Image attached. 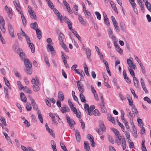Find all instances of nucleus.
Returning <instances> with one entry per match:
<instances>
[{
    "label": "nucleus",
    "mask_w": 151,
    "mask_h": 151,
    "mask_svg": "<svg viewBox=\"0 0 151 151\" xmlns=\"http://www.w3.org/2000/svg\"><path fill=\"white\" fill-rule=\"evenodd\" d=\"M4 10L7 14L12 11V9L11 8H8L7 5L5 6Z\"/></svg>",
    "instance_id": "obj_41"
},
{
    "label": "nucleus",
    "mask_w": 151,
    "mask_h": 151,
    "mask_svg": "<svg viewBox=\"0 0 151 151\" xmlns=\"http://www.w3.org/2000/svg\"><path fill=\"white\" fill-rule=\"evenodd\" d=\"M36 33L37 34V38L39 39H40L42 37L41 36V31L39 29H36Z\"/></svg>",
    "instance_id": "obj_36"
},
{
    "label": "nucleus",
    "mask_w": 151,
    "mask_h": 151,
    "mask_svg": "<svg viewBox=\"0 0 151 151\" xmlns=\"http://www.w3.org/2000/svg\"><path fill=\"white\" fill-rule=\"evenodd\" d=\"M86 54L87 55V58L91 61V60L90 58V56L91 55V51L89 49L86 50Z\"/></svg>",
    "instance_id": "obj_31"
},
{
    "label": "nucleus",
    "mask_w": 151,
    "mask_h": 151,
    "mask_svg": "<svg viewBox=\"0 0 151 151\" xmlns=\"http://www.w3.org/2000/svg\"><path fill=\"white\" fill-rule=\"evenodd\" d=\"M87 138L90 141V144L92 147H94L95 146V144L93 136L90 134H88L87 135Z\"/></svg>",
    "instance_id": "obj_11"
},
{
    "label": "nucleus",
    "mask_w": 151,
    "mask_h": 151,
    "mask_svg": "<svg viewBox=\"0 0 151 151\" xmlns=\"http://www.w3.org/2000/svg\"><path fill=\"white\" fill-rule=\"evenodd\" d=\"M5 23L4 20L2 17L0 16V29L4 33L5 32V29L4 27Z\"/></svg>",
    "instance_id": "obj_5"
},
{
    "label": "nucleus",
    "mask_w": 151,
    "mask_h": 151,
    "mask_svg": "<svg viewBox=\"0 0 151 151\" xmlns=\"http://www.w3.org/2000/svg\"><path fill=\"white\" fill-rule=\"evenodd\" d=\"M49 6L51 9H53L54 8V6H53V3L51 2V1L50 0L48 1L47 2Z\"/></svg>",
    "instance_id": "obj_52"
},
{
    "label": "nucleus",
    "mask_w": 151,
    "mask_h": 151,
    "mask_svg": "<svg viewBox=\"0 0 151 151\" xmlns=\"http://www.w3.org/2000/svg\"><path fill=\"white\" fill-rule=\"evenodd\" d=\"M17 84L19 90H22L24 88V87L21 84L20 81H18L17 82Z\"/></svg>",
    "instance_id": "obj_45"
},
{
    "label": "nucleus",
    "mask_w": 151,
    "mask_h": 151,
    "mask_svg": "<svg viewBox=\"0 0 151 151\" xmlns=\"http://www.w3.org/2000/svg\"><path fill=\"white\" fill-rule=\"evenodd\" d=\"M31 104L32 106L33 109L34 110H36L37 111L39 110L38 109L37 105L35 102V100L34 99H31Z\"/></svg>",
    "instance_id": "obj_17"
},
{
    "label": "nucleus",
    "mask_w": 151,
    "mask_h": 151,
    "mask_svg": "<svg viewBox=\"0 0 151 151\" xmlns=\"http://www.w3.org/2000/svg\"><path fill=\"white\" fill-rule=\"evenodd\" d=\"M108 32L110 38H111L112 40H114L116 37L114 36L113 32L110 28L108 29Z\"/></svg>",
    "instance_id": "obj_18"
},
{
    "label": "nucleus",
    "mask_w": 151,
    "mask_h": 151,
    "mask_svg": "<svg viewBox=\"0 0 151 151\" xmlns=\"http://www.w3.org/2000/svg\"><path fill=\"white\" fill-rule=\"evenodd\" d=\"M24 64L27 67L29 68L32 67V64L28 59H26L24 60Z\"/></svg>",
    "instance_id": "obj_16"
},
{
    "label": "nucleus",
    "mask_w": 151,
    "mask_h": 151,
    "mask_svg": "<svg viewBox=\"0 0 151 151\" xmlns=\"http://www.w3.org/2000/svg\"><path fill=\"white\" fill-rule=\"evenodd\" d=\"M75 136L76 137V140L78 142H80L81 141V135L80 134L78 130H76L75 131Z\"/></svg>",
    "instance_id": "obj_19"
},
{
    "label": "nucleus",
    "mask_w": 151,
    "mask_h": 151,
    "mask_svg": "<svg viewBox=\"0 0 151 151\" xmlns=\"http://www.w3.org/2000/svg\"><path fill=\"white\" fill-rule=\"evenodd\" d=\"M95 109V106L93 105L90 106L89 107V110L88 111V114L89 115H92V112L93 110Z\"/></svg>",
    "instance_id": "obj_35"
},
{
    "label": "nucleus",
    "mask_w": 151,
    "mask_h": 151,
    "mask_svg": "<svg viewBox=\"0 0 151 151\" xmlns=\"http://www.w3.org/2000/svg\"><path fill=\"white\" fill-rule=\"evenodd\" d=\"M108 139L109 141L111 142L112 144H114V140L111 136L110 135L108 136Z\"/></svg>",
    "instance_id": "obj_62"
},
{
    "label": "nucleus",
    "mask_w": 151,
    "mask_h": 151,
    "mask_svg": "<svg viewBox=\"0 0 151 151\" xmlns=\"http://www.w3.org/2000/svg\"><path fill=\"white\" fill-rule=\"evenodd\" d=\"M137 122L138 123V125L140 127H143V124L142 120L141 119H137Z\"/></svg>",
    "instance_id": "obj_50"
},
{
    "label": "nucleus",
    "mask_w": 151,
    "mask_h": 151,
    "mask_svg": "<svg viewBox=\"0 0 151 151\" xmlns=\"http://www.w3.org/2000/svg\"><path fill=\"white\" fill-rule=\"evenodd\" d=\"M84 109L88 114V111L89 110V107L88 105L86 103L84 104Z\"/></svg>",
    "instance_id": "obj_63"
},
{
    "label": "nucleus",
    "mask_w": 151,
    "mask_h": 151,
    "mask_svg": "<svg viewBox=\"0 0 151 151\" xmlns=\"http://www.w3.org/2000/svg\"><path fill=\"white\" fill-rule=\"evenodd\" d=\"M32 83L34 85H33L32 87L33 90L35 91H37L40 90L39 85L40 83L39 80L37 77H35V79L32 78L31 80Z\"/></svg>",
    "instance_id": "obj_1"
},
{
    "label": "nucleus",
    "mask_w": 151,
    "mask_h": 151,
    "mask_svg": "<svg viewBox=\"0 0 151 151\" xmlns=\"http://www.w3.org/2000/svg\"><path fill=\"white\" fill-rule=\"evenodd\" d=\"M120 111H121V113L120 117H121V119L122 120H123L126 119L124 118V111L122 110H121Z\"/></svg>",
    "instance_id": "obj_55"
},
{
    "label": "nucleus",
    "mask_w": 151,
    "mask_h": 151,
    "mask_svg": "<svg viewBox=\"0 0 151 151\" xmlns=\"http://www.w3.org/2000/svg\"><path fill=\"white\" fill-rule=\"evenodd\" d=\"M30 42L31 41L30 39L29 42H27V44L29 45V46L31 50V52L32 53H34V52L35 51L34 45L32 43H31Z\"/></svg>",
    "instance_id": "obj_20"
},
{
    "label": "nucleus",
    "mask_w": 151,
    "mask_h": 151,
    "mask_svg": "<svg viewBox=\"0 0 151 151\" xmlns=\"http://www.w3.org/2000/svg\"><path fill=\"white\" fill-rule=\"evenodd\" d=\"M20 98L21 101L25 103L27 102V99L23 93H21L20 94Z\"/></svg>",
    "instance_id": "obj_24"
},
{
    "label": "nucleus",
    "mask_w": 151,
    "mask_h": 151,
    "mask_svg": "<svg viewBox=\"0 0 151 151\" xmlns=\"http://www.w3.org/2000/svg\"><path fill=\"white\" fill-rule=\"evenodd\" d=\"M44 61L46 63L48 67H49L50 66V64L49 62V60L47 57L46 56H45L44 58Z\"/></svg>",
    "instance_id": "obj_54"
},
{
    "label": "nucleus",
    "mask_w": 151,
    "mask_h": 151,
    "mask_svg": "<svg viewBox=\"0 0 151 151\" xmlns=\"http://www.w3.org/2000/svg\"><path fill=\"white\" fill-rule=\"evenodd\" d=\"M37 113L39 120L41 123L43 124V119L40 111L39 110H38L37 111Z\"/></svg>",
    "instance_id": "obj_23"
},
{
    "label": "nucleus",
    "mask_w": 151,
    "mask_h": 151,
    "mask_svg": "<svg viewBox=\"0 0 151 151\" xmlns=\"http://www.w3.org/2000/svg\"><path fill=\"white\" fill-rule=\"evenodd\" d=\"M52 45H47L46 46V49L48 52H51V55L52 56H54L56 54V52Z\"/></svg>",
    "instance_id": "obj_3"
},
{
    "label": "nucleus",
    "mask_w": 151,
    "mask_h": 151,
    "mask_svg": "<svg viewBox=\"0 0 151 151\" xmlns=\"http://www.w3.org/2000/svg\"><path fill=\"white\" fill-rule=\"evenodd\" d=\"M70 110V109L66 105L62 107L60 109V111L63 114H65L67 112H68Z\"/></svg>",
    "instance_id": "obj_14"
},
{
    "label": "nucleus",
    "mask_w": 151,
    "mask_h": 151,
    "mask_svg": "<svg viewBox=\"0 0 151 151\" xmlns=\"http://www.w3.org/2000/svg\"><path fill=\"white\" fill-rule=\"evenodd\" d=\"M21 17L22 19V23L23 24L24 26L26 24H27L26 19L25 18L24 15L21 16Z\"/></svg>",
    "instance_id": "obj_44"
},
{
    "label": "nucleus",
    "mask_w": 151,
    "mask_h": 151,
    "mask_svg": "<svg viewBox=\"0 0 151 151\" xmlns=\"http://www.w3.org/2000/svg\"><path fill=\"white\" fill-rule=\"evenodd\" d=\"M53 12L57 16L58 19H59L61 22H63V18L61 14L56 9H53Z\"/></svg>",
    "instance_id": "obj_10"
},
{
    "label": "nucleus",
    "mask_w": 151,
    "mask_h": 151,
    "mask_svg": "<svg viewBox=\"0 0 151 151\" xmlns=\"http://www.w3.org/2000/svg\"><path fill=\"white\" fill-rule=\"evenodd\" d=\"M133 129L134 132L133 134V136L135 138H137V129L135 128H133Z\"/></svg>",
    "instance_id": "obj_59"
},
{
    "label": "nucleus",
    "mask_w": 151,
    "mask_h": 151,
    "mask_svg": "<svg viewBox=\"0 0 151 151\" xmlns=\"http://www.w3.org/2000/svg\"><path fill=\"white\" fill-rule=\"evenodd\" d=\"M4 93L5 94L7 98H9V96L8 94V90L7 87H4Z\"/></svg>",
    "instance_id": "obj_48"
},
{
    "label": "nucleus",
    "mask_w": 151,
    "mask_h": 151,
    "mask_svg": "<svg viewBox=\"0 0 151 151\" xmlns=\"http://www.w3.org/2000/svg\"><path fill=\"white\" fill-rule=\"evenodd\" d=\"M9 33L10 36L12 37H14L15 36L14 35V30L13 27L10 24H9L8 25Z\"/></svg>",
    "instance_id": "obj_9"
},
{
    "label": "nucleus",
    "mask_w": 151,
    "mask_h": 151,
    "mask_svg": "<svg viewBox=\"0 0 151 151\" xmlns=\"http://www.w3.org/2000/svg\"><path fill=\"white\" fill-rule=\"evenodd\" d=\"M63 19L64 20L65 22L67 24L69 28L71 29V27H72V23L69 19H68L67 18L65 17H64Z\"/></svg>",
    "instance_id": "obj_15"
},
{
    "label": "nucleus",
    "mask_w": 151,
    "mask_h": 151,
    "mask_svg": "<svg viewBox=\"0 0 151 151\" xmlns=\"http://www.w3.org/2000/svg\"><path fill=\"white\" fill-rule=\"evenodd\" d=\"M115 48L116 51L118 52L119 53L121 54H122V50L120 48L119 46L118 47H116Z\"/></svg>",
    "instance_id": "obj_61"
},
{
    "label": "nucleus",
    "mask_w": 151,
    "mask_h": 151,
    "mask_svg": "<svg viewBox=\"0 0 151 151\" xmlns=\"http://www.w3.org/2000/svg\"><path fill=\"white\" fill-rule=\"evenodd\" d=\"M129 58L131 59H128L127 60V63L129 66L128 68H132L135 70L136 68V65L133 63L132 60H133V58L131 57H130Z\"/></svg>",
    "instance_id": "obj_4"
},
{
    "label": "nucleus",
    "mask_w": 151,
    "mask_h": 151,
    "mask_svg": "<svg viewBox=\"0 0 151 151\" xmlns=\"http://www.w3.org/2000/svg\"><path fill=\"white\" fill-rule=\"evenodd\" d=\"M110 3L111 5V6L112 8L114 10L115 13H116V14H118V12L116 6V5L112 1H110Z\"/></svg>",
    "instance_id": "obj_21"
},
{
    "label": "nucleus",
    "mask_w": 151,
    "mask_h": 151,
    "mask_svg": "<svg viewBox=\"0 0 151 151\" xmlns=\"http://www.w3.org/2000/svg\"><path fill=\"white\" fill-rule=\"evenodd\" d=\"M100 108L101 109V111L103 113H105L107 111L106 109L104 104H101L100 106Z\"/></svg>",
    "instance_id": "obj_38"
},
{
    "label": "nucleus",
    "mask_w": 151,
    "mask_h": 151,
    "mask_svg": "<svg viewBox=\"0 0 151 151\" xmlns=\"http://www.w3.org/2000/svg\"><path fill=\"white\" fill-rule=\"evenodd\" d=\"M133 81L135 87L137 88H138L139 86V81L137 78L135 77H134Z\"/></svg>",
    "instance_id": "obj_28"
},
{
    "label": "nucleus",
    "mask_w": 151,
    "mask_h": 151,
    "mask_svg": "<svg viewBox=\"0 0 151 151\" xmlns=\"http://www.w3.org/2000/svg\"><path fill=\"white\" fill-rule=\"evenodd\" d=\"M28 11L30 17L33 19H37V17L35 12L32 10L31 7L28 6Z\"/></svg>",
    "instance_id": "obj_2"
},
{
    "label": "nucleus",
    "mask_w": 151,
    "mask_h": 151,
    "mask_svg": "<svg viewBox=\"0 0 151 151\" xmlns=\"http://www.w3.org/2000/svg\"><path fill=\"white\" fill-rule=\"evenodd\" d=\"M66 117L67 122L69 125L71 129H73L74 128L73 126L76 124L75 122L73 119H71L68 115L67 114L66 115Z\"/></svg>",
    "instance_id": "obj_6"
},
{
    "label": "nucleus",
    "mask_w": 151,
    "mask_h": 151,
    "mask_svg": "<svg viewBox=\"0 0 151 151\" xmlns=\"http://www.w3.org/2000/svg\"><path fill=\"white\" fill-rule=\"evenodd\" d=\"M99 126L101 129V131L104 132L105 130V127L103 121H100L99 122Z\"/></svg>",
    "instance_id": "obj_29"
},
{
    "label": "nucleus",
    "mask_w": 151,
    "mask_h": 151,
    "mask_svg": "<svg viewBox=\"0 0 151 151\" xmlns=\"http://www.w3.org/2000/svg\"><path fill=\"white\" fill-rule=\"evenodd\" d=\"M144 100L145 101H146L149 104L151 103V100L150 98L147 96H146L144 98Z\"/></svg>",
    "instance_id": "obj_64"
},
{
    "label": "nucleus",
    "mask_w": 151,
    "mask_h": 151,
    "mask_svg": "<svg viewBox=\"0 0 151 151\" xmlns=\"http://www.w3.org/2000/svg\"><path fill=\"white\" fill-rule=\"evenodd\" d=\"M116 136L115 139L116 142L118 145H120L121 143V141L122 140L123 137H122L120 133Z\"/></svg>",
    "instance_id": "obj_8"
},
{
    "label": "nucleus",
    "mask_w": 151,
    "mask_h": 151,
    "mask_svg": "<svg viewBox=\"0 0 151 151\" xmlns=\"http://www.w3.org/2000/svg\"><path fill=\"white\" fill-rule=\"evenodd\" d=\"M107 119L108 120L110 121L113 124H115V121L114 118L112 116L111 114H109L108 115Z\"/></svg>",
    "instance_id": "obj_26"
},
{
    "label": "nucleus",
    "mask_w": 151,
    "mask_h": 151,
    "mask_svg": "<svg viewBox=\"0 0 151 151\" xmlns=\"http://www.w3.org/2000/svg\"><path fill=\"white\" fill-rule=\"evenodd\" d=\"M83 12L85 15L86 16L90 17L91 16V13L87 10H85L83 11Z\"/></svg>",
    "instance_id": "obj_47"
},
{
    "label": "nucleus",
    "mask_w": 151,
    "mask_h": 151,
    "mask_svg": "<svg viewBox=\"0 0 151 151\" xmlns=\"http://www.w3.org/2000/svg\"><path fill=\"white\" fill-rule=\"evenodd\" d=\"M30 27L31 28L36 30L37 29L38 27L37 23L36 22H35L33 23H32L30 24Z\"/></svg>",
    "instance_id": "obj_32"
},
{
    "label": "nucleus",
    "mask_w": 151,
    "mask_h": 151,
    "mask_svg": "<svg viewBox=\"0 0 151 151\" xmlns=\"http://www.w3.org/2000/svg\"><path fill=\"white\" fill-rule=\"evenodd\" d=\"M102 74L103 76V77L104 79V81H108V78L106 74L104 72H102Z\"/></svg>",
    "instance_id": "obj_53"
},
{
    "label": "nucleus",
    "mask_w": 151,
    "mask_h": 151,
    "mask_svg": "<svg viewBox=\"0 0 151 151\" xmlns=\"http://www.w3.org/2000/svg\"><path fill=\"white\" fill-rule=\"evenodd\" d=\"M26 107L27 110L28 111H30L32 109V106L31 104L28 103L26 104Z\"/></svg>",
    "instance_id": "obj_49"
},
{
    "label": "nucleus",
    "mask_w": 151,
    "mask_h": 151,
    "mask_svg": "<svg viewBox=\"0 0 151 151\" xmlns=\"http://www.w3.org/2000/svg\"><path fill=\"white\" fill-rule=\"evenodd\" d=\"M78 19L80 22L81 23V24L84 26L86 25V22L84 20L83 18L81 15H79Z\"/></svg>",
    "instance_id": "obj_25"
},
{
    "label": "nucleus",
    "mask_w": 151,
    "mask_h": 151,
    "mask_svg": "<svg viewBox=\"0 0 151 151\" xmlns=\"http://www.w3.org/2000/svg\"><path fill=\"white\" fill-rule=\"evenodd\" d=\"M58 97L59 100L61 101H63L64 100V96L62 92L61 91L59 92Z\"/></svg>",
    "instance_id": "obj_30"
},
{
    "label": "nucleus",
    "mask_w": 151,
    "mask_h": 151,
    "mask_svg": "<svg viewBox=\"0 0 151 151\" xmlns=\"http://www.w3.org/2000/svg\"><path fill=\"white\" fill-rule=\"evenodd\" d=\"M128 70L132 76L133 77V78H134V77H135L134 72L133 71V70L131 68H128Z\"/></svg>",
    "instance_id": "obj_58"
},
{
    "label": "nucleus",
    "mask_w": 151,
    "mask_h": 151,
    "mask_svg": "<svg viewBox=\"0 0 151 151\" xmlns=\"http://www.w3.org/2000/svg\"><path fill=\"white\" fill-rule=\"evenodd\" d=\"M93 115L95 116H99L100 114L99 111L97 109H95L93 111Z\"/></svg>",
    "instance_id": "obj_51"
},
{
    "label": "nucleus",
    "mask_w": 151,
    "mask_h": 151,
    "mask_svg": "<svg viewBox=\"0 0 151 151\" xmlns=\"http://www.w3.org/2000/svg\"><path fill=\"white\" fill-rule=\"evenodd\" d=\"M60 45L64 49L65 51L67 52H68L69 51L66 45L64 44L63 42H60Z\"/></svg>",
    "instance_id": "obj_34"
},
{
    "label": "nucleus",
    "mask_w": 151,
    "mask_h": 151,
    "mask_svg": "<svg viewBox=\"0 0 151 151\" xmlns=\"http://www.w3.org/2000/svg\"><path fill=\"white\" fill-rule=\"evenodd\" d=\"M117 123H118V125L121 128L122 131L123 132H124V131L125 130L124 127V125H123V124H122L119 121L118 119H117Z\"/></svg>",
    "instance_id": "obj_43"
},
{
    "label": "nucleus",
    "mask_w": 151,
    "mask_h": 151,
    "mask_svg": "<svg viewBox=\"0 0 151 151\" xmlns=\"http://www.w3.org/2000/svg\"><path fill=\"white\" fill-rule=\"evenodd\" d=\"M80 97L82 102L84 103H86V102L85 98L82 93H81L80 94Z\"/></svg>",
    "instance_id": "obj_40"
},
{
    "label": "nucleus",
    "mask_w": 151,
    "mask_h": 151,
    "mask_svg": "<svg viewBox=\"0 0 151 151\" xmlns=\"http://www.w3.org/2000/svg\"><path fill=\"white\" fill-rule=\"evenodd\" d=\"M95 14L97 18L99 20L101 19V15L98 12H96L95 13Z\"/></svg>",
    "instance_id": "obj_56"
},
{
    "label": "nucleus",
    "mask_w": 151,
    "mask_h": 151,
    "mask_svg": "<svg viewBox=\"0 0 151 151\" xmlns=\"http://www.w3.org/2000/svg\"><path fill=\"white\" fill-rule=\"evenodd\" d=\"M0 120L2 124L4 126H6V124L5 122V119L4 117H0Z\"/></svg>",
    "instance_id": "obj_57"
},
{
    "label": "nucleus",
    "mask_w": 151,
    "mask_h": 151,
    "mask_svg": "<svg viewBox=\"0 0 151 151\" xmlns=\"http://www.w3.org/2000/svg\"><path fill=\"white\" fill-rule=\"evenodd\" d=\"M23 91L26 93H32L31 90H30L26 86L24 87V88H23Z\"/></svg>",
    "instance_id": "obj_42"
},
{
    "label": "nucleus",
    "mask_w": 151,
    "mask_h": 151,
    "mask_svg": "<svg viewBox=\"0 0 151 151\" xmlns=\"http://www.w3.org/2000/svg\"><path fill=\"white\" fill-rule=\"evenodd\" d=\"M84 149L87 151H88L90 149V147L87 141H85L84 142Z\"/></svg>",
    "instance_id": "obj_37"
},
{
    "label": "nucleus",
    "mask_w": 151,
    "mask_h": 151,
    "mask_svg": "<svg viewBox=\"0 0 151 151\" xmlns=\"http://www.w3.org/2000/svg\"><path fill=\"white\" fill-rule=\"evenodd\" d=\"M55 114H52L50 112L49 113V115L51 118L52 124L56 125H57L58 124V123L55 121V117L56 116L55 115Z\"/></svg>",
    "instance_id": "obj_12"
},
{
    "label": "nucleus",
    "mask_w": 151,
    "mask_h": 151,
    "mask_svg": "<svg viewBox=\"0 0 151 151\" xmlns=\"http://www.w3.org/2000/svg\"><path fill=\"white\" fill-rule=\"evenodd\" d=\"M21 31H22V33L21 34H22V36H24L25 37V38L27 42H29V37L26 34L25 32L22 30V29H21Z\"/></svg>",
    "instance_id": "obj_27"
},
{
    "label": "nucleus",
    "mask_w": 151,
    "mask_h": 151,
    "mask_svg": "<svg viewBox=\"0 0 151 151\" xmlns=\"http://www.w3.org/2000/svg\"><path fill=\"white\" fill-rule=\"evenodd\" d=\"M145 5L148 9L151 12V5L150 3L147 1H146L145 2Z\"/></svg>",
    "instance_id": "obj_39"
},
{
    "label": "nucleus",
    "mask_w": 151,
    "mask_h": 151,
    "mask_svg": "<svg viewBox=\"0 0 151 151\" xmlns=\"http://www.w3.org/2000/svg\"><path fill=\"white\" fill-rule=\"evenodd\" d=\"M57 33L59 35L58 38L59 41L60 43L63 42V39H64L65 37L64 35L59 31H58Z\"/></svg>",
    "instance_id": "obj_13"
},
{
    "label": "nucleus",
    "mask_w": 151,
    "mask_h": 151,
    "mask_svg": "<svg viewBox=\"0 0 151 151\" xmlns=\"http://www.w3.org/2000/svg\"><path fill=\"white\" fill-rule=\"evenodd\" d=\"M19 56L20 58L22 60H25L26 58V56L24 52H22L21 53H20Z\"/></svg>",
    "instance_id": "obj_46"
},
{
    "label": "nucleus",
    "mask_w": 151,
    "mask_h": 151,
    "mask_svg": "<svg viewBox=\"0 0 151 151\" xmlns=\"http://www.w3.org/2000/svg\"><path fill=\"white\" fill-rule=\"evenodd\" d=\"M77 86L78 89L80 92L83 93L84 92V89L83 83L79 81L77 82Z\"/></svg>",
    "instance_id": "obj_7"
},
{
    "label": "nucleus",
    "mask_w": 151,
    "mask_h": 151,
    "mask_svg": "<svg viewBox=\"0 0 151 151\" xmlns=\"http://www.w3.org/2000/svg\"><path fill=\"white\" fill-rule=\"evenodd\" d=\"M45 127L46 128V130L52 136V137H54L55 136V134L52 131V129L49 128V127L47 123L45 124Z\"/></svg>",
    "instance_id": "obj_22"
},
{
    "label": "nucleus",
    "mask_w": 151,
    "mask_h": 151,
    "mask_svg": "<svg viewBox=\"0 0 151 151\" xmlns=\"http://www.w3.org/2000/svg\"><path fill=\"white\" fill-rule=\"evenodd\" d=\"M129 2L132 8L136 7V4L134 2V0H129Z\"/></svg>",
    "instance_id": "obj_60"
},
{
    "label": "nucleus",
    "mask_w": 151,
    "mask_h": 151,
    "mask_svg": "<svg viewBox=\"0 0 151 151\" xmlns=\"http://www.w3.org/2000/svg\"><path fill=\"white\" fill-rule=\"evenodd\" d=\"M122 146L123 150H124L126 148V142L125 138L123 137L122 141Z\"/></svg>",
    "instance_id": "obj_33"
}]
</instances>
